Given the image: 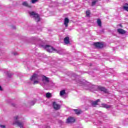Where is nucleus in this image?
<instances>
[{
    "label": "nucleus",
    "instance_id": "11",
    "mask_svg": "<svg viewBox=\"0 0 128 128\" xmlns=\"http://www.w3.org/2000/svg\"><path fill=\"white\" fill-rule=\"evenodd\" d=\"M68 22H70V20L68 18H66L64 20V24L66 26V28H68Z\"/></svg>",
    "mask_w": 128,
    "mask_h": 128
},
{
    "label": "nucleus",
    "instance_id": "3",
    "mask_svg": "<svg viewBox=\"0 0 128 128\" xmlns=\"http://www.w3.org/2000/svg\"><path fill=\"white\" fill-rule=\"evenodd\" d=\"M42 47L45 48L48 52H56V50L54 48V47L50 45L42 46Z\"/></svg>",
    "mask_w": 128,
    "mask_h": 128
},
{
    "label": "nucleus",
    "instance_id": "29",
    "mask_svg": "<svg viewBox=\"0 0 128 128\" xmlns=\"http://www.w3.org/2000/svg\"><path fill=\"white\" fill-rule=\"evenodd\" d=\"M34 104H36V101H32L30 102L31 106H34Z\"/></svg>",
    "mask_w": 128,
    "mask_h": 128
},
{
    "label": "nucleus",
    "instance_id": "34",
    "mask_svg": "<svg viewBox=\"0 0 128 128\" xmlns=\"http://www.w3.org/2000/svg\"><path fill=\"white\" fill-rule=\"evenodd\" d=\"M34 40L36 38H34Z\"/></svg>",
    "mask_w": 128,
    "mask_h": 128
},
{
    "label": "nucleus",
    "instance_id": "10",
    "mask_svg": "<svg viewBox=\"0 0 128 128\" xmlns=\"http://www.w3.org/2000/svg\"><path fill=\"white\" fill-rule=\"evenodd\" d=\"M100 99H98L96 101H92L90 102L91 106H94V107L96 106H98V102H100Z\"/></svg>",
    "mask_w": 128,
    "mask_h": 128
},
{
    "label": "nucleus",
    "instance_id": "7",
    "mask_svg": "<svg viewBox=\"0 0 128 128\" xmlns=\"http://www.w3.org/2000/svg\"><path fill=\"white\" fill-rule=\"evenodd\" d=\"M94 44L96 48H104V44L100 42H95Z\"/></svg>",
    "mask_w": 128,
    "mask_h": 128
},
{
    "label": "nucleus",
    "instance_id": "25",
    "mask_svg": "<svg viewBox=\"0 0 128 128\" xmlns=\"http://www.w3.org/2000/svg\"><path fill=\"white\" fill-rule=\"evenodd\" d=\"M123 10L124 9V8H128V3H124V4H123Z\"/></svg>",
    "mask_w": 128,
    "mask_h": 128
},
{
    "label": "nucleus",
    "instance_id": "27",
    "mask_svg": "<svg viewBox=\"0 0 128 128\" xmlns=\"http://www.w3.org/2000/svg\"><path fill=\"white\" fill-rule=\"evenodd\" d=\"M38 2V0H32V4H36V2Z\"/></svg>",
    "mask_w": 128,
    "mask_h": 128
},
{
    "label": "nucleus",
    "instance_id": "31",
    "mask_svg": "<svg viewBox=\"0 0 128 128\" xmlns=\"http://www.w3.org/2000/svg\"><path fill=\"white\" fill-rule=\"evenodd\" d=\"M0 126L2 128H6V126H4V125H0Z\"/></svg>",
    "mask_w": 128,
    "mask_h": 128
},
{
    "label": "nucleus",
    "instance_id": "23",
    "mask_svg": "<svg viewBox=\"0 0 128 128\" xmlns=\"http://www.w3.org/2000/svg\"><path fill=\"white\" fill-rule=\"evenodd\" d=\"M66 94V90H62L60 92V96H64Z\"/></svg>",
    "mask_w": 128,
    "mask_h": 128
},
{
    "label": "nucleus",
    "instance_id": "4",
    "mask_svg": "<svg viewBox=\"0 0 128 128\" xmlns=\"http://www.w3.org/2000/svg\"><path fill=\"white\" fill-rule=\"evenodd\" d=\"M30 80H34L33 84H38L39 82L38 80V74H34L30 78Z\"/></svg>",
    "mask_w": 128,
    "mask_h": 128
},
{
    "label": "nucleus",
    "instance_id": "1",
    "mask_svg": "<svg viewBox=\"0 0 128 128\" xmlns=\"http://www.w3.org/2000/svg\"><path fill=\"white\" fill-rule=\"evenodd\" d=\"M20 118L18 116H16L14 118V124H16L20 128H22L24 126V122H20V120H18V119Z\"/></svg>",
    "mask_w": 128,
    "mask_h": 128
},
{
    "label": "nucleus",
    "instance_id": "26",
    "mask_svg": "<svg viewBox=\"0 0 128 128\" xmlns=\"http://www.w3.org/2000/svg\"><path fill=\"white\" fill-rule=\"evenodd\" d=\"M90 12L89 10L86 12V16H90Z\"/></svg>",
    "mask_w": 128,
    "mask_h": 128
},
{
    "label": "nucleus",
    "instance_id": "20",
    "mask_svg": "<svg viewBox=\"0 0 128 128\" xmlns=\"http://www.w3.org/2000/svg\"><path fill=\"white\" fill-rule=\"evenodd\" d=\"M74 112H75V114H80V111L78 110H77V109H75V110H74Z\"/></svg>",
    "mask_w": 128,
    "mask_h": 128
},
{
    "label": "nucleus",
    "instance_id": "9",
    "mask_svg": "<svg viewBox=\"0 0 128 128\" xmlns=\"http://www.w3.org/2000/svg\"><path fill=\"white\" fill-rule=\"evenodd\" d=\"M74 122V118L72 117H70L66 120L67 124H72Z\"/></svg>",
    "mask_w": 128,
    "mask_h": 128
},
{
    "label": "nucleus",
    "instance_id": "24",
    "mask_svg": "<svg viewBox=\"0 0 128 128\" xmlns=\"http://www.w3.org/2000/svg\"><path fill=\"white\" fill-rule=\"evenodd\" d=\"M50 96H52V94L50 93L47 92L46 94V98H50Z\"/></svg>",
    "mask_w": 128,
    "mask_h": 128
},
{
    "label": "nucleus",
    "instance_id": "22",
    "mask_svg": "<svg viewBox=\"0 0 128 128\" xmlns=\"http://www.w3.org/2000/svg\"><path fill=\"white\" fill-rule=\"evenodd\" d=\"M98 2V0H94L92 1V6H96V2Z\"/></svg>",
    "mask_w": 128,
    "mask_h": 128
},
{
    "label": "nucleus",
    "instance_id": "14",
    "mask_svg": "<svg viewBox=\"0 0 128 128\" xmlns=\"http://www.w3.org/2000/svg\"><path fill=\"white\" fill-rule=\"evenodd\" d=\"M117 31L119 34H126V30H124L122 28L118 29Z\"/></svg>",
    "mask_w": 128,
    "mask_h": 128
},
{
    "label": "nucleus",
    "instance_id": "18",
    "mask_svg": "<svg viewBox=\"0 0 128 128\" xmlns=\"http://www.w3.org/2000/svg\"><path fill=\"white\" fill-rule=\"evenodd\" d=\"M57 54H64V50H59L58 51H56Z\"/></svg>",
    "mask_w": 128,
    "mask_h": 128
},
{
    "label": "nucleus",
    "instance_id": "6",
    "mask_svg": "<svg viewBox=\"0 0 128 128\" xmlns=\"http://www.w3.org/2000/svg\"><path fill=\"white\" fill-rule=\"evenodd\" d=\"M95 88H98V90H101V92H104L106 93L108 92V90L106 88L104 87L98 86H95Z\"/></svg>",
    "mask_w": 128,
    "mask_h": 128
},
{
    "label": "nucleus",
    "instance_id": "16",
    "mask_svg": "<svg viewBox=\"0 0 128 128\" xmlns=\"http://www.w3.org/2000/svg\"><path fill=\"white\" fill-rule=\"evenodd\" d=\"M102 108H110V105H108V104H102Z\"/></svg>",
    "mask_w": 128,
    "mask_h": 128
},
{
    "label": "nucleus",
    "instance_id": "19",
    "mask_svg": "<svg viewBox=\"0 0 128 128\" xmlns=\"http://www.w3.org/2000/svg\"><path fill=\"white\" fill-rule=\"evenodd\" d=\"M6 74L8 76V78H12V74L10 72H6Z\"/></svg>",
    "mask_w": 128,
    "mask_h": 128
},
{
    "label": "nucleus",
    "instance_id": "21",
    "mask_svg": "<svg viewBox=\"0 0 128 128\" xmlns=\"http://www.w3.org/2000/svg\"><path fill=\"white\" fill-rule=\"evenodd\" d=\"M97 24L99 26H102V21L100 19L97 20Z\"/></svg>",
    "mask_w": 128,
    "mask_h": 128
},
{
    "label": "nucleus",
    "instance_id": "30",
    "mask_svg": "<svg viewBox=\"0 0 128 128\" xmlns=\"http://www.w3.org/2000/svg\"><path fill=\"white\" fill-rule=\"evenodd\" d=\"M124 10H126V12H128V7H124Z\"/></svg>",
    "mask_w": 128,
    "mask_h": 128
},
{
    "label": "nucleus",
    "instance_id": "2",
    "mask_svg": "<svg viewBox=\"0 0 128 128\" xmlns=\"http://www.w3.org/2000/svg\"><path fill=\"white\" fill-rule=\"evenodd\" d=\"M28 14H30V16H32L34 18L36 22H37L40 20V16H38V14L36 13V12L29 11Z\"/></svg>",
    "mask_w": 128,
    "mask_h": 128
},
{
    "label": "nucleus",
    "instance_id": "32",
    "mask_svg": "<svg viewBox=\"0 0 128 128\" xmlns=\"http://www.w3.org/2000/svg\"><path fill=\"white\" fill-rule=\"evenodd\" d=\"M0 90H2V86H0Z\"/></svg>",
    "mask_w": 128,
    "mask_h": 128
},
{
    "label": "nucleus",
    "instance_id": "12",
    "mask_svg": "<svg viewBox=\"0 0 128 128\" xmlns=\"http://www.w3.org/2000/svg\"><path fill=\"white\" fill-rule=\"evenodd\" d=\"M77 84H80V85H82V84H84V80H80V79H77L76 78L75 80Z\"/></svg>",
    "mask_w": 128,
    "mask_h": 128
},
{
    "label": "nucleus",
    "instance_id": "28",
    "mask_svg": "<svg viewBox=\"0 0 128 128\" xmlns=\"http://www.w3.org/2000/svg\"><path fill=\"white\" fill-rule=\"evenodd\" d=\"M12 54H13V56H18V54L17 52H12Z\"/></svg>",
    "mask_w": 128,
    "mask_h": 128
},
{
    "label": "nucleus",
    "instance_id": "8",
    "mask_svg": "<svg viewBox=\"0 0 128 128\" xmlns=\"http://www.w3.org/2000/svg\"><path fill=\"white\" fill-rule=\"evenodd\" d=\"M53 108H54V110H58L60 108V105L56 104V102H53Z\"/></svg>",
    "mask_w": 128,
    "mask_h": 128
},
{
    "label": "nucleus",
    "instance_id": "15",
    "mask_svg": "<svg viewBox=\"0 0 128 128\" xmlns=\"http://www.w3.org/2000/svg\"><path fill=\"white\" fill-rule=\"evenodd\" d=\"M95 86H96V85L92 86L90 88V90H92V92H94L96 90H98V88H96Z\"/></svg>",
    "mask_w": 128,
    "mask_h": 128
},
{
    "label": "nucleus",
    "instance_id": "17",
    "mask_svg": "<svg viewBox=\"0 0 128 128\" xmlns=\"http://www.w3.org/2000/svg\"><path fill=\"white\" fill-rule=\"evenodd\" d=\"M22 4L24 6H26L27 8H30V6L28 5V2L26 1L23 2Z\"/></svg>",
    "mask_w": 128,
    "mask_h": 128
},
{
    "label": "nucleus",
    "instance_id": "33",
    "mask_svg": "<svg viewBox=\"0 0 128 128\" xmlns=\"http://www.w3.org/2000/svg\"><path fill=\"white\" fill-rule=\"evenodd\" d=\"M12 28H14V30H16V27H15V26H12Z\"/></svg>",
    "mask_w": 128,
    "mask_h": 128
},
{
    "label": "nucleus",
    "instance_id": "13",
    "mask_svg": "<svg viewBox=\"0 0 128 128\" xmlns=\"http://www.w3.org/2000/svg\"><path fill=\"white\" fill-rule=\"evenodd\" d=\"M64 42L65 44H70V37L66 36L64 38Z\"/></svg>",
    "mask_w": 128,
    "mask_h": 128
},
{
    "label": "nucleus",
    "instance_id": "5",
    "mask_svg": "<svg viewBox=\"0 0 128 128\" xmlns=\"http://www.w3.org/2000/svg\"><path fill=\"white\" fill-rule=\"evenodd\" d=\"M42 82L44 84H46L50 82V78L46 76H43L42 78Z\"/></svg>",
    "mask_w": 128,
    "mask_h": 128
}]
</instances>
